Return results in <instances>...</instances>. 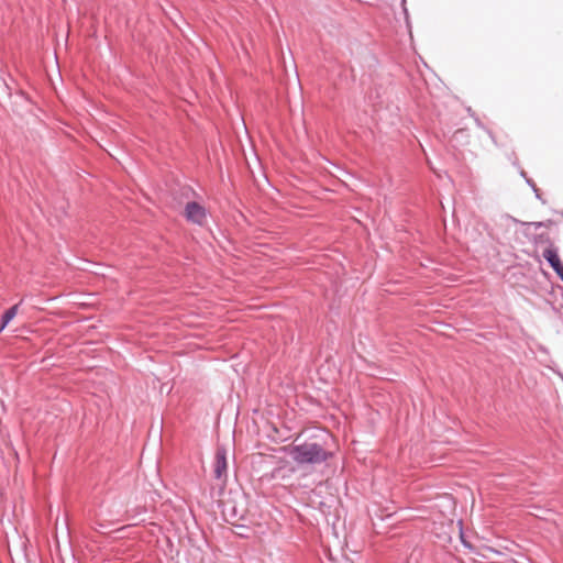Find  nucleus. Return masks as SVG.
<instances>
[{
	"mask_svg": "<svg viewBox=\"0 0 563 563\" xmlns=\"http://www.w3.org/2000/svg\"><path fill=\"white\" fill-rule=\"evenodd\" d=\"M554 272L558 274V276L563 282V264H561Z\"/></svg>",
	"mask_w": 563,
	"mask_h": 563,
	"instance_id": "6e6552de",
	"label": "nucleus"
},
{
	"mask_svg": "<svg viewBox=\"0 0 563 563\" xmlns=\"http://www.w3.org/2000/svg\"><path fill=\"white\" fill-rule=\"evenodd\" d=\"M528 225H533L534 228H541L543 227V222H530Z\"/></svg>",
	"mask_w": 563,
	"mask_h": 563,
	"instance_id": "1a4fd4ad",
	"label": "nucleus"
},
{
	"mask_svg": "<svg viewBox=\"0 0 563 563\" xmlns=\"http://www.w3.org/2000/svg\"><path fill=\"white\" fill-rule=\"evenodd\" d=\"M4 88L8 89V90L10 89L8 84H5V82H4Z\"/></svg>",
	"mask_w": 563,
	"mask_h": 563,
	"instance_id": "ddd939ff",
	"label": "nucleus"
},
{
	"mask_svg": "<svg viewBox=\"0 0 563 563\" xmlns=\"http://www.w3.org/2000/svg\"><path fill=\"white\" fill-rule=\"evenodd\" d=\"M534 194H536V197H537L538 199H541V196H540V192H539V191H538V192H534Z\"/></svg>",
	"mask_w": 563,
	"mask_h": 563,
	"instance_id": "9d476101",
	"label": "nucleus"
},
{
	"mask_svg": "<svg viewBox=\"0 0 563 563\" xmlns=\"http://www.w3.org/2000/svg\"><path fill=\"white\" fill-rule=\"evenodd\" d=\"M232 515H233V517L238 516L235 509H233V514Z\"/></svg>",
	"mask_w": 563,
	"mask_h": 563,
	"instance_id": "f8f14e48",
	"label": "nucleus"
},
{
	"mask_svg": "<svg viewBox=\"0 0 563 563\" xmlns=\"http://www.w3.org/2000/svg\"><path fill=\"white\" fill-rule=\"evenodd\" d=\"M289 456L299 465H316L328 461L331 453L317 442H305L288 449Z\"/></svg>",
	"mask_w": 563,
	"mask_h": 563,
	"instance_id": "f257e3e1",
	"label": "nucleus"
},
{
	"mask_svg": "<svg viewBox=\"0 0 563 563\" xmlns=\"http://www.w3.org/2000/svg\"><path fill=\"white\" fill-rule=\"evenodd\" d=\"M521 176L526 178L527 184L532 188V190L534 192H538V188H537L536 184L533 183V180H531V179L526 177V173L525 172H521Z\"/></svg>",
	"mask_w": 563,
	"mask_h": 563,
	"instance_id": "0eeeda50",
	"label": "nucleus"
},
{
	"mask_svg": "<svg viewBox=\"0 0 563 563\" xmlns=\"http://www.w3.org/2000/svg\"><path fill=\"white\" fill-rule=\"evenodd\" d=\"M185 216L188 221L202 225L207 219V211L198 202L191 201L186 205Z\"/></svg>",
	"mask_w": 563,
	"mask_h": 563,
	"instance_id": "7ed1b4c3",
	"label": "nucleus"
},
{
	"mask_svg": "<svg viewBox=\"0 0 563 563\" xmlns=\"http://www.w3.org/2000/svg\"><path fill=\"white\" fill-rule=\"evenodd\" d=\"M228 462H227V450L224 448H218L216 451L214 463H213V475L217 479L227 477Z\"/></svg>",
	"mask_w": 563,
	"mask_h": 563,
	"instance_id": "20e7f679",
	"label": "nucleus"
},
{
	"mask_svg": "<svg viewBox=\"0 0 563 563\" xmlns=\"http://www.w3.org/2000/svg\"><path fill=\"white\" fill-rule=\"evenodd\" d=\"M462 542H463V545L470 547L463 538H462Z\"/></svg>",
	"mask_w": 563,
	"mask_h": 563,
	"instance_id": "9b49d317",
	"label": "nucleus"
},
{
	"mask_svg": "<svg viewBox=\"0 0 563 563\" xmlns=\"http://www.w3.org/2000/svg\"><path fill=\"white\" fill-rule=\"evenodd\" d=\"M547 243L549 246L543 251V257L549 263V265L552 267L553 271H555L562 263L560 261V257L558 255V249L554 247L553 243L550 240V236L548 234H540L536 239V243Z\"/></svg>",
	"mask_w": 563,
	"mask_h": 563,
	"instance_id": "f03ea898",
	"label": "nucleus"
},
{
	"mask_svg": "<svg viewBox=\"0 0 563 563\" xmlns=\"http://www.w3.org/2000/svg\"><path fill=\"white\" fill-rule=\"evenodd\" d=\"M16 313L18 305L12 306L11 308L4 311V313L1 316L0 332L5 329V327L11 322V320L16 316Z\"/></svg>",
	"mask_w": 563,
	"mask_h": 563,
	"instance_id": "39448f33",
	"label": "nucleus"
},
{
	"mask_svg": "<svg viewBox=\"0 0 563 563\" xmlns=\"http://www.w3.org/2000/svg\"><path fill=\"white\" fill-rule=\"evenodd\" d=\"M9 96L13 106H20L29 101L27 96L21 90H16L14 95L9 92Z\"/></svg>",
	"mask_w": 563,
	"mask_h": 563,
	"instance_id": "423d86ee",
	"label": "nucleus"
}]
</instances>
